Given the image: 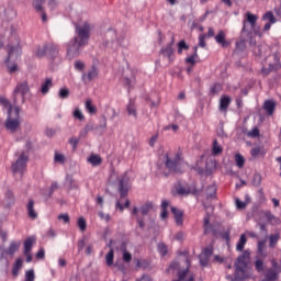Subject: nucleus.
Returning <instances> with one entry per match:
<instances>
[{
  "label": "nucleus",
  "instance_id": "obj_1",
  "mask_svg": "<svg viewBox=\"0 0 281 281\" xmlns=\"http://www.w3.org/2000/svg\"><path fill=\"white\" fill-rule=\"evenodd\" d=\"M89 32H91L89 22H85L82 25L76 24L77 36H75L74 41L70 42L67 47V56L69 60L80 56V47H85V45L89 43Z\"/></svg>",
  "mask_w": 281,
  "mask_h": 281
},
{
  "label": "nucleus",
  "instance_id": "obj_2",
  "mask_svg": "<svg viewBox=\"0 0 281 281\" xmlns=\"http://www.w3.org/2000/svg\"><path fill=\"white\" fill-rule=\"evenodd\" d=\"M5 34H10L11 38L15 41V44L8 45V58H7V67L10 71V74H14L15 71H19V66L16 65V60L21 58V45L19 44V37L16 36V33H14V30L5 31Z\"/></svg>",
  "mask_w": 281,
  "mask_h": 281
},
{
  "label": "nucleus",
  "instance_id": "obj_3",
  "mask_svg": "<svg viewBox=\"0 0 281 281\" xmlns=\"http://www.w3.org/2000/svg\"><path fill=\"white\" fill-rule=\"evenodd\" d=\"M251 34H255V36H259V38H262L260 26H258V15L251 12H246L243 20L240 36H251Z\"/></svg>",
  "mask_w": 281,
  "mask_h": 281
},
{
  "label": "nucleus",
  "instance_id": "obj_4",
  "mask_svg": "<svg viewBox=\"0 0 281 281\" xmlns=\"http://www.w3.org/2000/svg\"><path fill=\"white\" fill-rule=\"evenodd\" d=\"M29 93L30 86L26 81L18 83L12 93L13 104H25V100H27V98H32V94Z\"/></svg>",
  "mask_w": 281,
  "mask_h": 281
},
{
  "label": "nucleus",
  "instance_id": "obj_5",
  "mask_svg": "<svg viewBox=\"0 0 281 281\" xmlns=\"http://www.w3.org/2000/svg\"><path fill=\"white\" fill-rule=\"evenodd\" d=\"M20 126H21V108H19V105H15L13 112L8 114V117L5 121V128L10 131V133H16Z\"/></svg>",
  "mask_w": 281,
  "mask_h": 281
},
{
  "label": "nucleus",
  "instance_id": "obj_6",
  "mask_svg": "<svg viewBox=\"0 0 281 281\" xmlns=\"http://www.w3.org/2000/svg\"><path fill=\"white\" fill-rule=\"evenodd\" d=\"M162 161L165 164V167L169 170V172H182L181 168H183V159H181V154L178 153L175 157V159H170L168 154L162 156Z\"/></svg>",
  "mask_w": 281,
  "mask_h": 281
},
{
  "label": "nucleus",
  "instance_id": "obj_7",
  "mask_svg": "<svg viewBox=\"0 0 281 281\" xmlns=\"http://www.w3.org/2000/svg\"><path fill=\"white\" fill-rule=\"evenodd\" d=\"M175 41H171V43L167 44L166 46H162L159 50V56L167 61V65H172L175 60H177V55L175 54Z\"/></svg>",
  "mask_w": 281,
  "mask_h": 281
},
{
  "label": "nucleus",
  "instance_id": "obj_8",
  "mask_svg": "<svg viewBox=\"0 0 281 281\" xmlns=\"http://www.w3.org/2000/svg\"><path fill=\"white\" fill-rule=\"evenodd\" d=\"M27 161H30V157L25 153H22L16 161L12 164L13 173L23 175L27 168Z\"/></svg>",
  "mask_w": 281,
  "mask_h": 281
},
{
  "label": "nucleus",
  "instance_id": "obj_9",
  "mask_svg": "<svg viewBox=\"0 0 281 281\" xmlns=\"http://www.w3.org/2000/svg\"><path fill=\"white\" fill-rule=\"evenodd\" d=\"M249 250H245L241 256L237 258L235 262V271L236 273H245L247 271V267L249 265Z\"/></svg>",
  "mask_w": 281,
  "mask_h": 281
},
{
  "label": "nucleus",
  "instance_id": "obj_10",
  "mask_svg": "<svg viewBox=\"0 0 281 281\" xmlns=\"http://www.w3.org/2000/svg\"><path fill=\"white\" fill-rule=\"evenodd\" d=\"M130 181H131V178H128L127 173H124L119 179V192H120L121 199H124V196L128 195V190H131Z\"/></svg>",
  "mask_w": 281,
  "mask_h": 281
},
{
  "label": "nucleus",
  "instance_id": "obj_11",
  "mask_svg": "<svg viewBox=\"0 0 281 281\" xmlns=\"http://www.w3.org/2000/svg\"><path fill=\"white\" fill-rule=\"evenodd\" d=\"M262 21H267V23L265 24L262 32H269V30H271V25L278 23V20L276 19V15H273V12L271 11H267L262 18Z\"/></svg>",
  "mask_w": 281,
  "mask_h": 281
},
{
  "label": "nucleus",
  "instance_id": "obj_12",
  "mask_svg": "<svg viewBox=\"0 0 281 281\" xmlns=\"http://www.w3.org/2000/svg\"><path fill=\"white\" fill-rule=\"evenodd\" d=\"M95 78H98V68L95 66H92L90 70L83 72L81 76V80L85 85H89V82L95 80Z\"/></svg>",
  "mask_w": 281,
  "mask_h": 281
},
{
  "label": "nucleus",
  "instance_id": "obj_13",
  "mask_svg": "<svg viewBox=\"0 0 281 281\" xmlns=\"http://www.w3.org/2000/svg\"><path fill=\"white\" fill-rule=\"evenodd\" d=\"M126 112L130 117L137 120V102L135 99L131 98L128 100V103L126 104Z\"/></svg>",
  "mask_w": 281,
  "mask_h": 281
},
{
  "label": "nucleus",
  "instance_id": "obj_14",
  "mask_svg": "<svg viewBox=\"0 0 281 281\" xmlns=\"http://www.w3.org/2000/svg\"><path fill=\"white\" fill-rule=\"evenodd\" d=\"M114 43H119L117 32H115L113 29H110L105 33V47H109V45H114Z\"/></svg>",
  "mask_w": 281,
  "mask_h": 281
},
{
  "label": "nucleus",
  "instance_id": "obj_15",
  "mask_svg": "<svg viewBox=\"0 0 281 281\" xmlns=\"http://www.w3.org/2000/svg\"><path fill=\"white\" fill-rule=\"evenodd\" d=\"M34 200L31 199L26 204V214L32 221H36V218H38V212L34 209Z\"/></svg>",
  "mask_w": 281,
  "mask_h": 281
},
{
  "label": "nucleus",
  "instance_id": "obj_16",
  "mask_svg": "<svg viewBox=\"0 0 281 281\" xmlns=\"http://www.w3.org/2000/svg\"><path fill=\"white\" fill-rule=\"evenodd\" d=\"M278 105V103L273 100H266L263 102V110L266 111V113H268V115H273V113H276V106Z\"/></svg>",
  "mask_w": 281,
  "mask_h": 281
},
{
  "label": "nucleus",
  "instance_id": "obj_17",
  "mask_svg": "<svg viewBox=\"0 0 281 281\" xmlns=\"http://www.w3.org/2000/svg\"><path fill=\"white\" fill-rule=\"evenodd\" d=\"M241 38H249L250 47H255L254 54L256 56H262V52H260V46H256L257 42H256V37L254 36V34H250V36H241Z\"/></svg>",
  "mask_w": 281,
  "mask_h": 281
},
{
  "label": "nucleus",
  "instance_id": "obj_18",
  "mask_svg": "<svg viewBox=\"0 0 281 281\" xmlns=\"http://www.w3.org/2000/svg\"><path fill=\"white\" fill-rule=\"evenodd\" d=\"M171 212L173 214V218L177 225H183V211L172 206Z\"/></svg>",
  "mask_w": 281,
  "mask_h": 281
},
{
  "label": "nucleus",
  "instance_id": "obj_19",
  "mask_svg": "<svg viewBox=\"0 0 281 281\" xmlns=\"http://www.w3.org/2000/svg\"><path fill=\"white\" fill-rule=\"evenodd\" d=\"M53 87H54V81L52 80V78H46L41 87L42 95H47V93H49V89H52Z\"/></svg>",
  "mask_w": 281,
  "mask_h": 281
},
{
  "label": "nucleus",
  "instance_id": "obj_20",
  "mask_svg": "<svg viewBox=\"0 0 281 281\" xmlns=\"http://www.w3.org/2000/svg\"><path fill=\"white\" fill-rule=\"evenodd\" d=\"M229 104H232V98L227 97V95H223L220 99V111L225 112L227 111V109H229Z\"/></svg>",
  "mask_w": 281,
  "mask_h": 281
},
{
  "label": "nucleus",
  "instance_id": "obj_21",
  "mask_svg": "<svg viewBox=\"0 0 281 281\" xmlns=\"http://www.w3.org/2000/svg\"><path fill=\"white\" fill-rule=\"evenodd\" d=\"M215 41L217 45H222V47H229V42L225 40V31H218L217 35L215 36Z\"/></svg>",
  "mask_w": 281,
  "mask_h": 281
},
{
  "label": "nucleus",
  "instance_id": "obj_22",
  "mask_svg": "<svg viewBox=\"0 0 281 281\" xmlns=\"http://www.w3.org/2000/svg\"><path fill=\"white\" fill-rule=\"evenodd\" d=\"M203 225H204V234H214V235H216V231L214 229L212 224H210V215L204 216Z\"/></svg>",
  "mask_w": 281,
  "mask_h": 281
},
{
  "label": "nucleus",
  "instance_id": "obj_23",
  "mask_svg": "<svg viewBox=\"0 0 281 281\" xmlns=\"http://www.w3.org/2000/svg\"><path fill=\"white\" fill-rule=\"evenodd\" d=\"M267 241L266 240H259L257 244V254L260 256V258H267Z\"/></svg>",
  "mask_w": 281,
  "mask_h": 281
},
{
  "label": "nucleus",
  "instance_id": "obj_24",
  "mask_svg": "<svg viewBox=\"0 0 281 281\" xmlns=\"http://www.w3.org/2000/svg\"><path fill=\"white\" fill-rule=\"evenodd\" d=\"M0 104L3 106V109H7L8 115L10 113H14V108L12 106V103H10V100L5 97H0Z\"/></svg>",
  "mask_w": 281,
  "mask_h": 281
},
{
  "label": "nucleus",
  "instance_id": "obj_25",
  "mask_svg": "<svg viewBox=\"0 0 281 281\" xmlns=\"http://www.w3.org/2000/svg\"><path fill=\"white\" fill-rule=\"evenodd\" d=\"M66 186L68 188V190H79V186L78 182H76V180H74V177L67 175L66 176Z\"/></svg>",
  "mask_w": 281,
  "mask_h": 281
},
{
  "label": "nucleus",
  "instance_id": "obj_26",
  "mask_svg": "<svg viewBox=\"0 0 281 281\" xmlns=\"http://www.w3.org/2000/svg\"><path fill=\"white\" fill-rule=\"evenodd\" d=\"M47 56H49V58H56V56H58V45L47 44Z\"/></svg>",
  "mask_w": 281,
  "mask_h": 281
},
{
  "label": "nucleus",
  "instance_id": "obj_27",
  "mask_svg": "<svg viewBox=\"0 0 281 281\" xmlns=\"http://www.w3.org/2000/svg\"><path fill=\"white\" fill-rule=\"evenodd\" d=\"M211 153H212L213 157H216L217 155H221L223 153V146H221V144H218L217 139L213 140Z\"/></svg>",
  "mask_w": 281,
  "mask_h": 281
},
{
  "label": "nucleus",
  "instance_id": "obj_28",
  "mask_svg": "<svg viewBox=\"0 0 281 281\" xmlns=\"http://www.w3.org/2000/svg\"><path fill=\"white\" fill-rule=\"evenodd\" d=\"M19 247H21V243L12 241L7 250H4V254H8L9 256H14L16 251H19Z\"/></svg>",
  "mask_w": 281,
  "mask_h": 281
},
{
  "label": "nucleus",
  "instance_id": "obj_29",
  "mask_svg": "<svg viewBox=\"0 0 281 281\" xmlns=\"http://www.w3.org/2000/svg\"><path fill=\"white\" fill-rule=\"evenodd\" d=\"M278 280V270L269 269L262 281H276Z\"/></svg>",
  "mask_w": 281,
  "mask_h": 281
},
{
  "label": "nucleus",
  "instance_id": "obj_30",
  "mask_svg": "<svg viewBox=\"0 0 281 281\" xmlns=\"http://www.w3.org/2000/svg\"><path fill=\"white\" fill-rule=\"evenodd\" d=\"M186 262H187V268L178 272V279H180L181 281H186L188 273H190V259L187 258Z\"/></svg>",
  "mask_w": 281,
  "mask_h": 281
},
{
  "label": "nucleus",
  "instance_id": "obj_31",
  "mask_svg": "<svg viewBox=\"0 0 281 281\" xmlns=\"http://www.w3.org/2000/svg\"><path fill=\"white\" fill-rule=\"evenodd\" d=\"M47 44H44L42 46H38L35 50V56L37 58H44V56H47Z\"/></svg>",
  "mask_w": 281,
  "mask_h": 281
},
{
  "label": "nucleus",
  "instance_id": "obj_32",
  "mask_svg": "<svg viewBox=\"0 0 281 281\" xmlns=\"http://www.w3.org/2000/svg\"><path fill=\"white\" fill-rule=\"evenodd\" d=\"M132 216H135L138 223V226L144 229L145 223L144 220L139 218V209L137 206H134L132 210Z\"/></svg>",
  "mask_w": 281,
  "mask_h": 281
},
{
  "label": "nucleus",
  "instance_id": "obj_33",
  "mask_svg": "<svg viewBox=\"0 0 281 281\" xmlns=\"http://www.w3.org/2000/svg\"><path fill=\"white\" fill-rule=\"evenodd\" d=\"M245 245H247V235L241 234L236 245L237 251H243V249H245Z\"/></svg>",
  "mask_w": 281,
  "mask_h": 281
},
{
  "label": "nucleus",
  "instance_id": "obj_34",
  "mask_svg": "<svg viewBox=\"0 0 281 281\" xmlns=\"http://www.w3.org/2000/svg\"><path fill=\"white\" fill-rule=\"evenodd\" d=\"M88 161L89 164H91V166H100V164H102V157H100L99 155L92 154L88 158Z\"/></svg>",
  "mask_w": 281,
  "mask_h": 281
},
{
  "label": "nucleus",
  "instance_id": "obj_35",
  "mask_svg": "<svg viewBox=\"0 0 281 281\" xmlns=\"http://www.w3.org/2000/svg\"><path fill=\"white\" fill-rule=\"evenodd\" d=\"M280 240V234L276 233L269 236V247L273 249L276 245H278V241Z\"/></svg>",
  "mask_w": 281,
  "mask_h": 281
},
{
  "label": "nucleus",
  "instance_id": "obj_36",
  "mask_svg": "<svg viewBox=\"0 0 281 281\" xmlns=\"http://www.w3.org/2000/svg\"><path fill=\"white\" fill-rule=\"evenodd\" d=\"M193 49H194L193 55H191V56H189V57L186 58V63H187L188 65H194V64L196 63V58H198V56H199V54H198L199 47L195 46Z\"/></svg>",
  "mask_w": 281,
  "mask_h": 281
},
{
  "label": "nucleus",
  "instance_id": "obj_37",
  "mask_svg": "<svg viewBox=\"0 0 281 281\" xmlns=\"http://www.w3.org/2000/svg\"><path fill=\"white\" fill-rule=\"evenodd\" d=\"M86 111H88L90 115H93L98 112V109H95V105H93V102L91 101V99H88L86 101Z\"/></svg>",
  "mask_w": 281,
  "mask_h": 281
},
{
  "label": "nucleus",
  "instance_id": "obj_38",
  "mask_svg": "<svg viewBox=\"0 0 281 281\" xmlns=\"http://www.w3.org/2000/svg\"><path fill=\"white\" fill-rule=\"evenodd\" d=\"M34 245V238L29 237L24 241V254H30L32 251V247Z\"/></svg>",
  "mask_w": 281,
  "mask_h": 281
},
{
  "label": "nucleus",
  "instance_id": "obj_39",
  "mask_svg": "<svg viewBox=\"0 0 281 281\" xmlns=\"http://www.w3.org/2000/svg\"><path fill=\"white\" fill-rule=\"evenodd\" d=\"M150 210H153V202L148 201L140 206V214H143V216H147V214H148V212H150Z\"/></svg>",
  "mask_w": 281,
  "mask_h": 281
},
{
  "label": "nucleus",
  "instance_id": "obj_40",
  "mask_svg": "<svg viewBox=\"0 0 281 281\" xmlns=\"http://www.w3.org/2000/svg\"><path fill=\"white\" fill-rule=\"evenodd\" d=\"M207 199H214L216 196V184H210L206 189Z\"/></svg>",
  "mask_w": 281,
  "mask_h": 281
},
{
  "label": "nucleus",
  "instance_id": "obj_41",
  "mask_svg": "<svg viewBox=\"0 0 281 281\" xmlns=\"http://www.w3.org/2000/svg\"><path fill=\"white\" fill-rule=\"evenodd\" d=\"M115 257V251L113 248L110 249V251L105 256V262L108 267H113V258Z\"/></svg>",
  "mask_w": 281,
  "mask_h": 281
},
{
  "label": "nucleus",
  "instance_id": "obj_42",
  "mask_svg": "<svg viewBox=\"0 0 281 281\" xmlns=\"http://www.w3.org/2000/svg\"><path fill=\"white\" fill-rule=\"evenodd\" d=\"M235 164L237 168H244L245 167V157L240 154L235 155Z\"/></svg>",
  "mask_w": 281,
  "mask_h": 281
},
{
  "label": "nucleus",
  "instance_id": "obj_43",
  "mask_svg": "<svg viewBox=\"0 0 281 281\" xmlns=\"http://www.w3.org/2000/svg\"><path fill=\"white\" fill-rule=\"evenodd\" d=\"M263 216L268 221V223H273V221L274 223H279V220L276 218V215L272 214L270 211L263 212Z\"/></svg>",
  "mask_w": 281,
  "mask_h": 281
},
{
  "label": "nucleus",
  "instance_id": "obj_44",
  "mask_svg": "<svg viewBox=\"0 0 281 281\" xmlns=\"http://www.w3.org/2000/svg\"><path fill=\"white\" fill-rule=\"evenodd\" d=\"M176 192L177 194H179L180 196H187V194L190 193V189L183 187V186H178L176 188Z\"/></svg>",
  "mask_w": 281,
  "mask_h": 281
},
{
  "label": "nucleus",
  "instance_id": "obj_45",
  "mask_svg": "<svg viewBox=\"0 0 281 281\" xmlns=\"http://www.w3.org/2000/svg\"><path fill=\"white\" fill-rule=\"evenodd\" d=\"M255 269L258 273H262V271H265V261H262V259H256Z\"/></svg>",
  "mask_w": 281,
  "mask_h": 281
},
{
  "label": "nucleus",
  "instance_id": "obj_46",
  "mask_svg": "<svg viewBox=\"0 0 281 281\" xmlns=\"http://www.w3.org/2000/svg\"><path fill=\"white\" fill-rule=\"evenodd\" d=\"M247 49V44L245 43V40H241L236 43L235 52L238 54V52H245Z\"/></svg>",
  "mask_w": 281,
  "mask_h": 281
},
{
  "label": "nucleus",
  "instance_id": "obj_47",
  "mask_svg": "<svg viewBox=\"0 0 281 281\" xmlns=\"http://www.w3.org/2000/svg\"><path fill=\"white\" fill-rule=\"evenodd\" d=\"M36 280V274L34 273V270H26L25 271V278L24 281H35Z\"/></svg>",
  "mask_w": 281,
  "mask_h": 281
},
{
  "label": "nucleus",
  "instance_id": "obj_48",
  "mask_svg": "<svg viewBox=\"0 0 281 281\" xmlns=\"http://www.w3.org/2000/svg\"><path fill=\"white\" fill-rule=\"evenodd\" d=\"M74 119L75 120H79L80 122H82V120H85V114H82V110L81 109H75V111L72 112Z\"/></svg>",
  "mask_w": 281,
  "mask_h": 281
},
{
  "label": "nucleus",
  "instance_id": "obj_49",
  "mask_svg": "<svg viewBox=\"0 0 281 281\" xmlns=\"http://www.w3.org/2000/svg\"><path fill=\"white\" fill-rule=\"evenodd\" d=\"M77 225L81 232H87V220H85V217H79Z\"/></svg>",
  "mask_w": 281,
  "mask_h": 281
},
{
  "label": "nucleus",
  "instance_id": "obj_50",
  "mask_svg": "<svg viewBox=\"0 0 281 281\" xmlns=\"http://www.w3.org/2000/svg\"><path fill=\"white\" fill-rule=\"evenodd\" d=\"M58 95L61 100H67L69 98V88L59 89Z\"/></svg>",
  "mask_w": 281,
  "mask_h": 281
},
{
  "label": "nucleus",
  "instance_id": "obj_51",
  "mask_svg": "<svg viewBox=\"0 0 281 281\" xmlns=\"http://www.w3.org/2000/svg\"><path fill=\"white\" fill-rule=\"evenodd\" d=\"M54 161L55 164H65V155L55 151Z\"/></svg>",
  "mask_w": 281,
  "mask_h": 281
},
{
  "label": "nucleus",
  "instance_id": "obj_52",
  "mask_svg": "<svg viewBox=\"0 0 281 281\" xmlns=\"http://www.w3.org/2000/svg\"><path fill=\"white\" fill-rule=\"evenodd\" d=\"M183 49H190V46L182 40L178 43V54H183Z\"/></svg>",
  "mask_w": 281,
  "mask_h": 281
},
{
  "label": "nucleus",
  "instance_id": "obj_53",
  "mask_svg": "<svg viewBox=\"0 0 281 281\" xmlns=\"http://www.w3.org/2000/svg\"><path fill=\"white\" fill-rule=\"evenodd\" d=\"M157 249H158L160 256H166V254H168V246H166V244H164V243H159L157 246Z\"/></svg>",
  "mask_w": 281,
  "mask_h": 281
},
{
  "label": "nucleus",
  "instance_id": "obj_54",
  "mask_svg": "<svg viewBox=\"0 0 281 281\" xmlns=\"http://www.w3.org/2000/svg\"><path fill=\"white\" fill-rule=\"evenodd\" d=\"M44 2H45L44 0H34L33 1V5L37 12H43V3Z\"/></svg>",
  "mask_w": 281,
  "mask_h": 281
},
{
  "label": "nucleus",
  "instance_id": "obj_55",
  "mask_svg": "<svg viewBox=\"0 0 281 281\" xmlns=\"http://www.w3.org/2000/svg\"><path fill=\"white\" fill-rule=\"evenodd\" d=\"M85 67H86V65H85V63L82 60H76L75 61V69H76V71L82 72V71H85Z\"/></svg>",
  "mask_w": 281,
  "mask_h": 281
},
{
  "label": "nucleus",
  "instance_id": "obj_56",
  "mask_svg": "<svg viewBox=\"0 0 281 281\" xmlns=\"http://www.w3.org/2000/svg\"><path fill=\"white\" fill-rule=\"evenodd\" d=\"M199 260L202 267H207V265H210V258L205 257L203 254L199 256Z\"/></svg>",
  "mask_w": 281,
  "mask_h": 281
},
{
  "label": "nucleus",
  "instance_id": "obj_57",
  "mask_svg": "<svg viewBox=\"0 0 281 281\" xmlns=\"http://www.w3.org/2000/svg\"><path fill=\"white\" fill-rule=\"evenodd\" d=\"M90 131H93V124H87L83 128V132L80 133V137L87 136Z\"/></svg>",
  "mask_w": 281,
  "mask_h": 281
},
{
  "label": "nucleus",
  "instance_id": "obj_58",
  "mask_svg": "<svg viewBox=\"0 0 281 281\" xmlns=\"http://www.w3.org/2000/svg\"><path fill=\"white\" fill-rule=\"evenodd\" d=\"M212 254H214V248L212 247H206L202 251V256H205L206 258H211Z\"/></svg>",
  "mask_w": 281,
  "mask_h": 281
},
{
  "label": "nucleus",
  "instance_id": "obj_59",
  "mask_svg": "<svg viewBox=\"0 0 281 281\" xmlns=\"http://www.w3.org/2000/svg\"><path fill=\"white\" fill-rule=\"evenodd\" d=\"M124 85L128 88V89H133V87H135V79H131V78H125L124 79Z\"/></svg>",
  "mask_w": 281,
  "mask_h": 281
},
{
  "label": "nucleus",
  "instance_id": "obj_60",
  "mask_svg": "<svg viewBox=\"0 0 281 281\" xmlns=\"http://www.w3.org/2000/svg\"><path fill=\"white\" fill-rule=\"evenodd\" d=\"M98 216L101 218V221H105V223H109L111 221V215L104 214V212L99 211Z\"/></svg>",
  "mask_w": 281,
  "mask_h": 281
},
{
  "label": "nucleus",
  "instance_id": "obj_61",
  "mask_svg": "<svg viewBox=\"0 0 281 281\" xmlns=\"http://www.w3.org/2000/svg\"><path fill=\"white\" fill-rule=\"evenodd\" d=\"M221 89H223V86H221V83H215L211 88V93H213V95H216V93H218L221 91Z\"/></svg>",
  "mask_w": 281,
  "mask_h": 281
},
{
  "label": "nucleus",
  "instance_id": "obj_62",
  "mask_svg": "<svg viewBox=\"0 0 281 281\" xmlns=\"http://www.w3.org/2000/svg\"><path fill=\"white\" fill-rule=\"evenodd\" d=\"M131 260H133V255H131V252L124 250L123 251V261L131 262Z\"/></svg>",
  "mask_w": 281,
  "mask_h": 281
},
{
  "label": "nucleus",
  "instance_id": "obj_63",
  "mask_svg": "<svg viewBox=\"0 0 281 281\" xmlns=\"http://www.w3.org/2000/svg\"><path fill=\"white\" fill-rule=\"evenodd\" d=\"M205 38H206V35L205 34H201L199 36V47H205Z\"/></svg>",
  "mask_w": 281,
  "mask_h": 281
},
{
  "label": "nucleus",
  "instance_id": "obj_64",
  "mask_svg": "<svg viewBox=\"0 0 281 281\" xmlns=\"http://www.w3.org/2000/svg\"><path fill=\"white\" fill-rule=\"evenodd\" d=\"M46 236L48 238H56L57 233H56V231L54 228H48V231L46 232Z\"/></svg>",
  "mask_w": 281,
  "mask_h": 281
}]
</instances>
